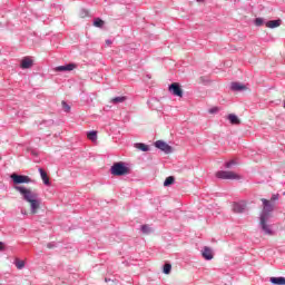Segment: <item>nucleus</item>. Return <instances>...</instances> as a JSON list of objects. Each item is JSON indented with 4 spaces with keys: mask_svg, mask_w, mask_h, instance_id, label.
Masks as SVG:
<instances>
[{
    "mask_svg": "<svg viewBox=\"0 0 285 285\" xmlns=\"http://www.w3.org/2000/svg\"><path fill=\"white\" fill-rule=\"evenodd\" d=\"M29 181L30 179H13V186L22 195L24 202L29 204L31 215H37L39 208H41V202L39 200V194L26 186Z\"/></svg>",
    "mask_w": 285,
    "mask_h": 285,
    "instance_id": "obj_1",
    "label": "nucleus"
},
{
    "mask_svg": "<svg viewBox=\"0 0 285 285\" xmlns=\"http://www.w3.org/2000/svg\"><path fill=\"white\" fill-rule=\"evenodd\" d=\"M110 173L115 177H124L125 175H130V167L124 161H118L111 166Z\"/></svg>",
    "mask_w": 285,
    "mask_h": 285,
    "instance_id": "obj_2",
    "label": "nucleus"
},
{
    "mask_svg": "<svg viewBox=\"0 0 285 285\" xmlns=\"http://www.w3.org/2000/svg\"><path fill=\"white\" fill-rule=\"evenodd\" d=\"M261 202H263V210L261 213V217H263V219H269L271 213L275 210V203L266 198H262Z\"/></svg>",
    "mask_w": 285,
    "mask_h": 285,
    "instance_id": "obj_3",
    "label": "nucleus"
},
{
    "mask_svg": "<svg viewBox=\"0 0 285 285\" xmlns=\"http://www.w3.org/2000/svg\"><path fill=\"white\" fill-rule=\"evenodd\" d=\"M155 146L158 148V150L165 153V155H170L173 153V147L164 140H157Z\"/></svg>",
    "mask_w": 285,
    "mask_h": 285,
    "instance_id": "obj_4",
    "label": "nucleus"
},
{
    "mask_svg": "<svg viewBox=\"0 0 285 285\" xmlns=\"http://www.w3.org/2000/svg\"><path fill=\"white\" fill-rule=\"evenodd\" d=\"M169 92L174 95V97H184V90L181 89V86L177 82H173L169 85L168 88Z\"/></svg>",
    "mask_w": 285,
    "mask_h": 285,
    "instance_id": "obj_5",
    "label": "nucleus"
},
{
    "mask_svg": "<svg viewBox=\"0 0 285 285\" xmlns=\"http://www.w3.org/2000/svg\"><path fill=\"white\" fill-rule=\"evenodd\" d=\"M216 177L217 179H240L239 175L234 171H218Z\"/></svg>",
    "mask_w": 285,
    "mask_h": 285,
    "instance_id": "obj_6",
    "label": "nucleus"
},
{
    "mask_svg": "<svg viewBox=\"0 0 285 285\" xmlns=\"http://www.w3.org/2000/svg\"><path fill=\"white\" fill-rule=\"evenodd\" d=\"M77 68L76 63H68L65 66H58L56 67V72H70Z\"/></svg>",
    "mask_w": 285,
    "mask_h": 285,
    "instance_id": "obj_7",
    "label": "nucleus"
},
{
    "mask_svg": "<svg viewBox=\"0 0 285 285\" xmlns=\"http://www.w3.org/2000/svg\"><path fill=\"white\" fill-rule=\"evenodd\" d=\"M33 63L35 62L32 61V59H30V57H24L21 60L20 68H22V70H28L31 66H33Z\"/></svg>",
    "mask_w": 285,
    "mask_h": 285,
    "instance_id": "obj_8",
    "label": "nucleus"
},
{
    "mask_svg": "<svg viewBox=\"0 0 285 285\" xmlns=\"http://www.w3.org/2000/svg\"><path fill=\"white\" fill-rule=\"evenodd\" d=\"M265 26L266 28H271V29L279 28L282 26V19L269 20L265 22Z\"/></svg>",
    "mask_w": 285,
    "mask_h": 285,
    "instance_id": "obj_9",
    "label": "nucleus"
},
{
    "mask_svg": "<svg viewBox=\"0 0 285 285\" xmlns=\"http://www.w3.org/2000/svg\"><path fill=\"white\" fill-rule=\"evenodd\" d=\"M266 222H268V218L261 217L262 229L266 233V235H273V230H271Z\"/></svg>",
    "mask_w": 285,
    "mask_h": 285,
    "instance_id": "obj_10",
    "label": "nucleus"
},
{
    "mask_svg": "<svg viewBox=\"0 0 285 285\" xmlns=\"http://www.w3.org/2000/svg\"><path fill=\"white\" fill-rule=\"evenodd\" d=\"M230 90H233L234 92H242V90H246V86L239 82H232Z\"/></svg>",
    "mask_w": 285,
    "mask_h": 285,
    "instance_id": "obj_11",
    "label": "nucleus"
},
{
    "mask_svg": "<svg viewBox=\"0 0 285 285\" xmlns=\"http://www.w3.org/2000/svg\"><path fill=\"white\" fill-rule=\"evenodd\" d=\"M227 119H228L229 124H232L234 126H239V124H240L239 118L235 114H229L227 116Z\"/></svg>",
    "mask_w": 285,
    "mask_h": 285,
    "instance_id": "obj_12",
    "label": "nucleus"
},
{
    "mask_svg": "<svg viewBox=\"0 0 285 285\" xmlns=\"http://www.w3.org/2000/svg\"><path fill=\"white\" fill-rule=\"evenodd\" d=\"M135 148H137L138 150H141V153H148V150H150V147H148V145L144 142H136Z\"/></svg>",
    "mask_w": 285,
    "mask_h": 285,
    "instance_id": "obj_13",
    "label": "nucleus"
},
{
    "mask_svg": "<svg viewBox=\"0 0 285 285\" xmlns=\"http://www.w3.org/2000/svg\"><path fill=\"white\" fill-rule=\"evenodd\" d=\"M269 282L274 285H285V277H271Z\"/></svg>",
    "mask_w": 285,
    "mask_h": 285,
    "instance_id": "obj_14",
    "label": "nucleus"
},
{
    "mask_svg": "<svg viewBox=\"0 0 285 285\" xmlns=\"http://www.w3.org/2000/svg\"><path fill=\"white\" fill-rule=\"evenodd\" d=\"M126 99L127 98L125 96H118V97L111 98L110 104H114V106H117L119 104H124Z\"/></svg>",
    "mask_w": 285,
    "mask_h": 285,
    "instance_id": "obj_15",
    "label": "nucleus"
},
{
    "mask_svg": "<svg viewBox=\"0 0 285 285\" xmlns=\"http://www.w3.org/2000/svg\"><path fill=\"white\" fill-rule=\"evenodd\" d=\"M203 257L205 259H213V250L209 247H205L203 250Z\"/></svg>",
    "mask_w": 285,
    "mask_h": 285,
    "instance_id": "obj_16",
    "label": "nucleus"
},
{
    "mask_svg": "<svg viewBox=\"0 0 285 285\" xmlns=\"http://www.w3.org/2000/svg\"><path fill=\"white\" fill-rule=\"evenodd\" d=\"M9 179H30L28 176L19 175L17 173H13L9 176Z\"/></svg>",
    "mask_w": 285,
    "mask_h": 285,
    "instance_id": "obj_17",
    "label": "nucleus"
},
{
    "mask_svg": "<svg viewBox=\"0 0 285 285\" xmlns=\"http://www.w3.org/2000/svg\"><path fill=\"white\" fill-rule=\"evenodd\" d=\"M87 137L88 139H90V141H97V131L95 130L88 131Z\"/></svg>",
    "mask_w": 285,
    "mask_h": 285,
    "instance_id": "obj_18",
    "label": "nucleus"
},
{
    "mask_svg": "<svg viewBox=\"0 0 285 285\" xmlns=\"http://www.w3.org/2000/svg\"><path fill=\"white\" fill-rule=\"evenodd\" d=\"M233 210L234 213H244V206L242 204H234Z\"/></svg>",
    "mask_w": 285,
    "mask_h": 285,
    "instance_id": "obj_19",
    "label": "nucleus"
},
{
    "mask_svg": "<svg viewBox=\"0 0 285 285\" xmlns=\"http://www.w3.org/2000/svg\"><path fill=\"white\" fill-rule=\"evenodd\" d=\"M104 20H101L100 18H96L95 20H94V26L96 27V28H104Z\"/></svg>",
    "mask_w": 285,
    "mask_h": 285,
    "instance_id": "obj_20",
    "label": "nucleus"
},
{
    "mask_svg": "<svg viewBox=\"0 0 285 285\" xmlns=\"http://www.w3.org/2000/svg\"><path fill=\"white\" fill-rule=\"evenodd\" d=\"M254 23H255V26H257L259 28V27L264 26V23H266V21L264 20V18H256L254 20Z\"/></svg>",
    "mask_w": 285,
    "mask_h": 285,
    "instance_id": "obj_21",
    "label": "nucleus"
},
{
    "mask_svg": "<svg viewBox=\"0 0 285 285\" xmlns=\"http://www.w3.org/2000/svg\"><path fill=\"white\" fill-rule=\"evenodd\" d=\"M170 271H173V265H170V264H165L164 265V273H165V275H170Z\"/></svg>",
    "mask_w": 285,
    "mask_h": 285,
    "instance_id": "obj_22",
    "label": "nucleus"
},
{
    "mask_svg": "<svg viewBox=\"0 0 285 285\" xmlns=\"http://www.w3.org/2000/svg\"><path fill=\"white\" fill-rule=\"evenodd\" d=\"M141 230L144 235H150V227L148 225H142Z\"/></svg>",
    "mask_w": 285,
    "mask_h": 285,
    "instance_id": "obj_23",
    "label": "nucleus"
},
{
    "mask_svg": "<svg viewBox=\"0 0 285 285\" xmlns=\"http://www.w3.org/2000/svg\"><path fill=\"white\" fill-rule=\"evenodd\" d=\"M38 171L40 173L41 179H48V174L43 168H39Z\"/></svg>",
    "mask_w": 285,
    "mask_h": 285,
    "instance_id": "obj_24",
    "label": "nucleus"
},
{
    "mask_svg": "<svg viewBox=\"0 0 285 285\" xmlns=\"http://www.w3.org/2000/svg\"><path fill=\"white\" fill-rule=\"evenodd\" d=\"M89 12L87 9H81L79 16L81 17V19H86V17H88Z\"/></svg>",
    "mask_w": 285,
    "mask_h": 285,
    "instance_id": "obj_25",
    "label": "nucleus"
},
{
    "mask_svg": "<svg viewBox=\"0 0 285 285\" xmlns=\"http://www.w3.org/2000/svg\"><path fill=\"white\" fill-rule=\"evenodd\" d=\"M23 266H26V263L23 261H17L16 262V267L21 271V268H23Z\"/></svg>",
    "mask_w": 285,
    "mask_h": 285,
    "instance_id": "obj_26",
    "label": "nucleus"
},
{
    "mask_svg": "<svg viewBox=\"0 0 285 285\" xmlns=\"http://www.w3.org/2000/svg\"><path fill=\"white\" fill-rule=\"evenodd\" d=\"M62 108L65 112H70V105L66 104V101H62Z\"/></svg>",
    "mask_w": 285,
    "mask_h": 285,
    "instance_id": "obj_27",
    "label": "nucleus"
},
{
    "mask_svg": "<svg viewBox=\"0 0 285 285\" xmlns=\"http://www.w3.org/2000/svg\"><path fill=\"white\" fill-rule=\"evenodd\" d=\"M173 184H175V179H166L164 181V186H173Z\"/></svg>",
    "mask_w": 285,
    "mask_h": 285,
    "instance_id": "obj_28",
    "label": "nucleus"
},
{
    "mask_svg": "<svg viewBox=\"0 0 285 285\" xmlns=\"http://www.w3.org/2000/svg\"><path fill=\"white\" fill-rule=\"evenodd\" d=\"M277 199H279V194H274L272 196V198L269 199V202H272V204H275V202H277Z\"/></svg>",
    "mask_w": 285,
    "mask_h": 285,
    "instance_id": "obj_29",
    "label": "nucleus"
},
{
    "mask_svg": "<svg viewBox=\"0 0 285 285\" xmlns=\"http://www.w3.org/2000/svg\"><path fill=\"white\" fill-rule=\"evenodd\" d=\"M237 163H235V160H230V161H227L225 164V168H230L232 166H236Z\"/></svg>",
    "mask_w": 285,
    "mask_h": 285,
    "instance_id": "obj_30",
    "label": "nucleus"
},
{
    "mask_svg": "<svg viewBox=\"0 0 285 285\" xmlns=\"http://www.w3.org/2000/svg\"><path fill=\"white\" fill-rule=\"evenodd\" d=\"M218 111H219V109L217 107L209 109L210 115H215V112H218Z\"/></svg>",
    "mask_w": 285,
    "mask_h": 285,
    "instance_id": "obj_31",
    "label": "nucleus"
},
{
    "mask_svg": "<svg viewBox=\"0 0 285 285\" xmlns=\"http://www.w3.org/2000/svg\"><path fill=\"white\" fill-rule=\"evenodd\" d=\"M42 181H43L45 186H51L52 185L50 179H43Z\"/></svg>",
    "mask_w": 285,
    "mask_h": 285,
    "instance_id": "obj_32",
    "label": "nucleus"
},
{
    "mask_svg": "<svg viewBox=\"0 0 285 285\" xmlns=\"http://www.w3.org/2000/svg\"><path fill=\"white\" fill-rule=\"evenodd\" d=\"M1 250H6V244H3V242H0V252Z\"/></svg>",
    "mask_w": 285,
    "mask_h": 285,
    "instance_id": "obj_33",
    "label": "nucleus"
},
{
    "mask_svg": "<svg viewBox=\"0 0 285 285\" xmlns=\"http://www.w3.org/2000/svg\"><path fill=\"white\" fill-rule=\"evenodd\" d=\"M106 43H107L108 46H110V43H112V41H111V40H107Z\"/></svg>",
    "mask_w": 285,
    "mask_h": 285,
    "instance_id": "obj_34",
    "label": "nucleus"
},
{
    "mask_svg": "<svg viewBox=\"0 0 285 285\" xmlns=\"http://www.w3.org/2000/svg\"><path fill=\"white\" fill-rule=\"evenodd\" d=\"M31 155H33L35 157H37V151H31Z\"/></svg>",
    "mask_w": 285,
    "mask_h": 285,
    "instance_id": "obj_35",
    "label": "nucleus"
},
{
    "mask_svg": "<svg viewBox=\"0 0 285 285\" xmlns=\"http://www.w3.org/2000/svg\"><path fill=\"white\" fill-rule=\"evenodd\" d=\"M166 179H175V176H169Z\"/></svg>",
    "mask_w": 285,
    "mask_h": 285,
    "instance_id": "obj_36",
    "label": "nucleus"
},
{
    "mask_svg": "<svg viewBox=\"0 0 285 285\" xmlns=\"http://www.w3.org/2000/svg\"><path fill=\"white\" fill-rule=\"evenodd\" d=\"M196 1L202 2V1H204V0H196Z\"/></svg>",
    "mask_w": 285,
    "mask_h": 285,
    "instance_id": "obj_37",
    "label": "nucleus"
},
{
    "mask_svg": "<svg viewBox=\"0 0 285 285\" xmlns=\"http://www.w3.org/2000/svg\"><path fill=\"white\" fill-rule=\"evenodd\" d=\"M284 108H285V102H284Z\"/></svg>",
    "mask_w": 285,
    "mask_h": 285,
    "instance_id": "obj_38",
    "label": "nucleus"
}]
</instances>
